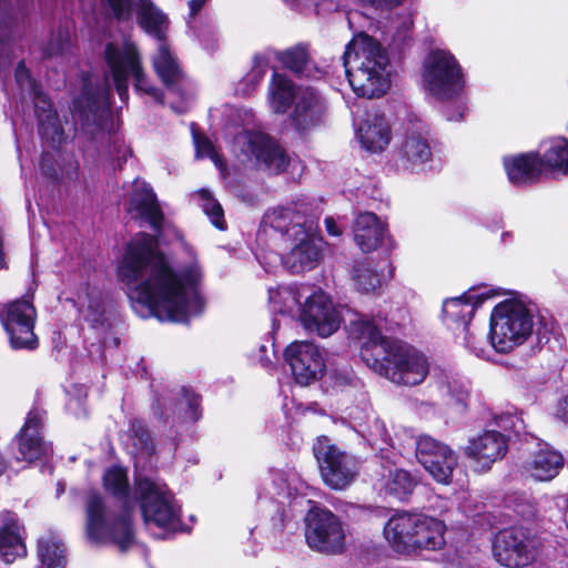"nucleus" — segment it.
I'll return each mask as SVG.
<instances>
[{"instance_id": "obj_56", "label": "nucleus", "mask_w": 568, "mask_h": 568, "mask_svg": "<svg viewBox=\"0 0 568 568\" xmlns=\"http://www.w3.org/2000/svg\"><path fill=\"white\" fill-rule=\"evenodd\" d=\"M194 144L197 156L211 158L215 162V164H217V154L212 142L207 138L194 134Z\"/></svg>"}, {"instance_id": "obj_47", "label": "nucleus", "mask_w": 568, "mask_h": 568, "mask_svg": "<svg viewBox=\"0 0 568 568\" xmlns=\"http://www.w3.org/2000/svg\"><path fill=\"white\" fill-rule=\"evenodd\" d=\"M83 317L99 333L110 329L111 322L101 293L90 292L88 294V305L83 311Z\"/></svg>"}, {"instance_id": "obj_30", "label": "nucleus", "mask_w": 568, "mask_h": 568, "mask_svg": "<svg viewBox=\"0 0 568 568\" xmlns=\"http://www.w3.org/2000/svg\"><path fill=\"white\" fill-rule=\"evenodd\" d=\"M564 467V457L548 445L536 450L524 465V471L536 481L554 479Z\"/></svg>"}, {"instance_id": "obj_62", "label": "nucleus", "mask_w": 568, "mask_h": 568, "mask_svg": "<svg viewBox=\"0 0 568 568\" xmlns=\"http://www.w3.org/2000/svg\"><path fill=\"white\" fill-rule=\"evenodd\" d=\"M284 523H285L284 511L278 506H276V515L272 518L273 529L275 531H282L285 526Z\"/></svg>"}, {"instance_id": "obj_38", "label": "nucleus", "mask_w": 568, "mask_h": 568, "mask_svg": "<svg viewBox=\"0 0 568 568\" xmlns=\"http://www.w3.org/2000/svg\"><path fill=\"white\" fill-rule=\"evenodd\" d=\"M436 384L439 392L455 404L465 407L470 394V383L453 369H440L436 374Z\"/></svg>"}, {"instance_id": "obj_35", "label": "nucleus", "mask_w": 568, "mask_h": 568, "mask_svg": "<svg viewBox=\"0 0 568 568\" xmlns=\"http://www.w3.org/2000/svg\"><path fill=\"white\" fill-rule=\"evenodd\" d=\"M297 474L294 470L271 469L263 487L258 490V499H290L296 493Z\"/></svg>"}, {"instance_id": "obj_21", "label": "nucleus", "mask_w": 568, "mask_h": 568, "mask_svg": "<svg viewBox=\"0 0 568 568\" xmlns=\"http://www.w3.org/2000/svg\"><path fill=\"white\" fill-rule=\"evenodd\" d=\"M201 397L190 388L182 386L176 390H170L160 397H155L152 409L156 417L169 418V412L176 415L181 422H197L202 412L200 409Z\"/></svg>"}, {"instance_id": "obj_53", "label": "nucleus", "mask_w": 568, "mask_h": 568, "mask_svg": "<svg viewBox=\"0 0 568 568\" xmlns=\"http://www.w3.org/2000/svg\"><path fill=\"white\" fill-rule=\"evenodd\" d=\"M494 425L501 434H519L524 429V420L517 413H503L494 418Z\"/></svg>"}, {"instance_id": "obj_63", "label": "nucleus", "mask_w": 568, "mask_h": 568, "mask_svg": "<svg viewBox=\"0 0 568 568\" xmlns=\"http://www.w3.org/2000/svg\"><path fill=\"white\" fill-rule=\"evenodd\" d=\"M557 416L568 424V395L559 403L557 408Z\"/></svg>"}, {"instance_id": "obj_20", "label": "nucleus", "mask_w": 568, "mask_h": 568, "mask_svg": "<svg viewBox=\"0 0 568 568\" xmlns=\"http://www.w3.org/2000/svg\"><path fill=\"white\" fill-rule=\"evenodd\" d=\"M284 359L295 382L302 386L317 381L325 371L320 349L310 342H293L284 351Z\"/></svg>"}, {"instance_id": "obj_64", "label": "nucleus", "mask_w": 568, "mask_h": 568, "mask_svg": "<svg viewBox=\"0 0 568 568\" xmlns=\"http://www.w3.org/2000/svg\"><path fill=\"white\" fill-rule=\"evenodd\" d=\"M326 231L332 236H339L342 234L341 229L337 226L333 217L325 219Z\"/></svg>"}, {"instance_id": "obj_58", "label": "nucleus", "mask_w": 568, "mask_h": 568, "mask_svg": "<svg viewBox=\"0 0 568 568\" xmlns=\"http://www.w3.org/2000/svg\"><path fill=\"white\" fill-rule=\"evenodd\" d=\"M412 34V21L409 19H404L399 26L395 34L393 36V44L397 48L403 47L410 39Z\"/></svg>"}, {"instance_id": "obj_15", "label": "nucleus", "mask_w": 568, "mask_h": 568, "mask_svg": "<svg viewBox=\"0 0 568 568\" xmlns=\"http://www.w3.org/2000/svg\"><path fill=\"white\" fill-rule=\"evenodd\" d=\"M37 312L26 298L8 304L0 313L1 323L14 349H34L38 338L33 332Z\"/></svg>"}, {"instance_id": "obj_51", "label": "nucleus", "mask_w": 568, "mask_h": 568, "mask_svg": "<svg viewBox=\"0 0 568 568\" xmlns=\"http://www.w3.org/2000/svg\"><path fill=\"white\" fill-rule=\"evenodd\" d=\"M200 205L203 212L209 216L212 224L223 231L226 229L224 220V212L221 204L210 194V192L202 190L199 192Z\"/></svg>"}, {"instance_id": "obj_9", "label": "nucleus", "mask_w": 568, "mask_h": 568, "mask_svg": "<svg viewBox=\"0 0 568 568\" xmlns=\"http://www.w3.org/2000/svg\"><path fill=\"white\" fill-rule=\"evenodd\" d=\"M534 317L528 307L514 300L497 304L490 314L489 342L497 353H509L531 335Z\"/></svg>"}, {"instance_id": "obj_14", "label": "nucleus", "mask_w": 568, "mask_h": 568, "mask_svg": "<svg viewBox=\"0 0 568 568\" xmlns=\"http://www.w3.org/2000/svg\"><path fill=\"white\" fill-rule=\"evenodd\" d=\"M305 539L310 548L324 554L342 552L345 534L341 520L331 510L314 507L305 517Z\"/></svg>"}, {"instance_id": "obj_39", "label": "nucleus", "mask_w": 568, "mask_h": 568, "mask_svg": "<svg viewBox=\"0 0 568 568\" xmlns=\"http://www.w3.org/2000/svg\"><path fill=\"white\" fill-rule=\"evenodd\" d=\"M296 92L297 88L294 87L293 82L285 74L276 71L273 72L268 87V100L275 113H285L291 104H294Z\"/></svg>"}, {"instance_id": "obj_29", "label": "nucleus", "mask_w": 568, "mask_h": 568, "mask_svg": "<svg viewBox=\"0 0 568 568\" xmlns=\"http://www.w3.org/2000/svg\"><path fill=\"white\" fill-rule=\"evenodd\" d=\"M509 181L516 186L530 185L538 181L544 168L540 155L524 153L504 159Z\"/></svg>"}, {"instance_id": "obj_24", "label": "nucleus", "mask_w": 568, "mask_h": 568, "mask_svg": "<svg viewBox=\"0 0 568 568\" xmlns=\"http://www.w3.org/2000/svg\"><path fill=\"white\" fill-rule=\"evenodd\" d=\"M508 452V435L496 428L485 430L469 440L465 447V455L476 460L481 470L490 469L491 465L504 458Z\"/></svg>"}, {"instance_id": "obj_3", "label": "nucleus", "mask_w": 568, "mask_h": 568, "mask_svg": "<svg viewBox=\"0 0 568 568\" xmlns=\"http://www.w3.org/2000/svg\"><path fill=\"white\" fill-rule=\"evenodd\" d=\"M349 336L362 342L361 358L378 375L400 386L422 384L429 374L427 357L413 346L382 335L367 318L352 321Z\"/></svg>"}, {"instance_id": "obj_16", "label": "nucleus", "mask_w": 568, "mask_h": 568, "mask_svg": "<svg viewBox=\"0 0 568 568\" xmlns=\"http://www.w3.org/2000/svg\"><path fill=\"white\" fill-rule=\"evenodd\" d=\"M262 226L280 233L288 242L307 232L315 231L316 223L308 213V205L304 202H293L266 211L262 220Z\"/></svg>"}, {"instance_id": "obj_43", "label": "nucleus", "mask_w": 568, "mask_h": 568, "mask_svg": "<svg viewBox=\"0 0 568 568\" xmlns=\"http://www.w3.org/2000/svg\"><path fill=\"white\" fill-rule=\"evenodd\" d=\"M383 483L386 494L398 500H406L412 495L417 481L407 470L395 468L389 469L388 475L383 476Z\"/></svg>"}, {"instance_id": "obj_25", "label": "nucleus", "mask_w": 568, "mask_h": 568, "mask_svg": "<svg viewBox=\"0 0 568 568\" xmlns=\"http://www.w3.org/2000/svg\"><path fill=\"white\" fill-rule=\"evenodd\" d=\"M422 517L423 514L402 511L388 519L384 527V536L396 552H413V542Z\"/></svg>"}, {"instance_id": "obj_46", "label": "nucleus", "mask_w": 568, "mask_h": 568, "mask_svg": "<svg viewBox=\"0 0 568 568\" xmlns=\"http://www.w3.org/2000/svg\"><path fill=\"white\" fill-rule=\"evenodd\" d=\"M14 19L7 8H0V64L10 63L19 47L14 40Z\"/></svg>"}, {"instance_id": "obj_28", "label": "nucleus", "mask_w": 568, "mask_h": 568, "mask_svg": "<svg viewBox=\"0 0 568 568\" xmlns=\"http://www.w3.org/2000/svg\"><path fill=\"white\" fill-rule=\"evenodd\" d=\"M356 135L364 149L381 152L390 142V129L384 115L367 113L356 129Z\"/></svg>"}, {"instance_id": "obj_26", "label": "nucleus", "mask_w": 568, "mask_h": 568, "mask_svg": "<svg viewBox=\"0 0 568 568\" xmlns=\"http://www.w3.org/2000/svg\"><path fill=\"white\" fill-rule=\"evenodd\" d=\"M292 250L281 257L285 268L293 274L313 270L321 258V248L315 241V231L307 232L306 236H298L292 242Z\"/></svg>"}, {"instance_id": "obj_61", "label": "nucleus", "mask_w": 568, "mask_h": 568, "mask_svg": "<svg viewBox=\"0 0 568 568\" xmlns=\"http://www.w3.org/2000/svg\"><path fill=\"white\" fill-rule=\"evenodd\" d=\"M366 4L375 9L381 10H390L399 4H402L405 0H363Z\"/></svg>"}, {"instance_id": "obj_59", "label": "nucleus", "mask_w": 568, "mask_h": 568, "mask_svg": "<svg viewBox=\"0 0 568 568\" xmlns=\"http://www.w3.org/2000/svg\"><path fill=\"white\" fill-rule=\"evenodd\" d=\"M331 378L334 385L339 387L353 385L355 382L354 373L348 368L332 371Z\"/></svg>"}, {"instance_id": "obj_37", "label": "nucleus", "mask_w": 568, "mask_h": 568, "mask_svg": "<svg viewBox=\"0 0 568 568\" xmlns=\"http://www.w3.org/2000/svg\"><path fill=\"white\" fill-rule=\"evenodd\" d=\"M445 525L439 519L423 515L413 542V552L417 550H439L445 544Z\"/></svg>"}, {"instance_id": "obj_2", "label": "nucleus", "mask_w": 568, "mask_h": 568, "mask_svg": "<svg viewBox=\"0 0 568 568\" xmlns=\"http://www.w3.org/2000/svg\"><path fill=\"white\" fill-rule=\"evenodd\" d=\"M130 453L134 458V499L139 501L144 526L154 538H166L171 534L189 531L181 521V505L168 486L148 476H142L149 459L155 452L152 436L143 420L133 419L129 428Z\"/></svg>"}, {"instance_id": "obj_55", "label": "nucleus", "mask_w": 568, "mask_h": 568, "mask_svg": "<svg viewBox=\"0 0 568 568\" xmlns=\"http://www.w3.org/2000/svg\"><path fill=\"white\" fill-rule=\"evenodd\" d=\"M74 396L70 397L67 404V408L75 416H87V410L84 407V400L87 398V389L83 386H73Z\"/></svg>"}, {"instance_id": "obj_6", "label": "nucleus", "mask_w": 568, "mask_h": 568, "mask_svg": "<svg viewBox=\"0 0 568 568\" xmlns=\"http://www.w3.org/2000/svg\"><path fill=\"white\" fill-rule=\"evenodd\" d=\"M136 19L140 28L159 41L158 53L153 57L154 70L168 91L180 99L171 102V109L180 114L186 112L189 80L166 44L168 16L152 0H139Z\"/></svg>"}, {"instance_id": "obj_11", "label": "nucleus", "mask_w": 568, "mask_h": 568, "mask_svg": "<svg viewBox=\"0 0 568 568\" xmlns=\"http://www.w3.org/2000/svg\"><path fill=\"white\" fill-rule=\"evenodd\" d=\"M81 93L73 99L72 116L81 130L92 138L98 134L108 135L109 141L115 136L103 130V115L110 109V89L108 85H93L88 74L83 75Z\"/></svg>"}, {"instance_id": "obj_42", "label": "nucleus", "mask_w": 568, "mask_h": 568, "mask_svg": "<svg viewBox=\"0 0 568 568\" xmlns=\"http://www.w3.org/2000/svg\"><path fill=\"white\" fill-rule=\"evenodd\" d=\"M367 419V425L362 430H359L362 436L369 443L373 448L379 450L382 458H388V454L384 455V452H386L388 447H394V442L386 427V424L375 414L368 415Z\"/></svg>"}, {"instance_id": "obj_4", "label": "nucleus", "mask_w": 568, "mask_h": 568, "mask_svg": "<svg viewBox=\"0 0 568 568\" xmlns=\"http://www.w3.org/2000/svg\"><path fill=\"white\" fill-rule=\"evenodd\" d=\"M103 485L121 505L111 506L99 493H89L85 499L87 536L94 544H112L125 551L134 542L131 511L135 504L130 496L126 469L120 466L108 468Z\"/></svg>"}, {"instance_id": "obj_33", "label": "nucleus", "mask_w": 568, "mask_h": 568, "mask_svg": "<svg viewBox=\"0 0 568 568\" xmlns=\"http://www.w3.org/2000/svg\"><path fill=\"white\" fill-rule=\"evenodd\" d=\"M22 527L19 525L17 516L8 513L0 527V557L3 561L11 564L17 558L27 555V547L21 535Z\"/></svg>"}, {"instance_id": "obj_5", "label": "nucleus", "mask_w": 568, "mask_h": 568, "mask_svg": "<svg viewBox=\"0 0 568 568\" xmlns=\"http://www.w3.org/2000/svg\"><path fill=\"white\" fill-rule=\"evenodd\" d=\"M342 59L356 95L373 99L386 93L390 82V61L379 41L359 32L346 45Z\"/></svg>"}, {"instance_id": "obj_45", "label": "nucleus", "mask_w": 568, "mask_h": 568, "mask_svg": "<svg viewBox=\"0 0 568 568\" xmlns=\"http://www.w3.org/2000/svg\"><path fill=\"white\" fill-rule=\"evenodd\" d=\"M36 98V112L39 121V133L43 136L60 135L62 133L61 126L58 124L57 113L52 109V104L48 97L40 93L38 88L32 91Z\"/></svg>"}, {"instance_id": "obj_60", "label": "nucleus", "mask_w": 568, "mask_h": 568, "mask_svg": "<svg viewBox=\"0 0 568 568\" xmlns=\"http://www.w3.org/2000/svg\"><path fill=\"white\" fill-rule=\"evenodd\" d=\"M40 169L42 173L50 179H55L58 176L53 156L49 153L42 154L40 160Z\"/></svg>"}, {"instance_id": "obj_13", "label": "nucleus", "mask_w": 568, "mask_h": 568, "mask_svg": "<svg viewBox=\"0 0 568 568\" xmlns=\"http://www.w3.org/2000/svg\"><path fill=\"white\" fill-rule=\"evenodd\" d=\"M324 483L333 489L346 488L357 476V460L320 437L313 447Z\"/></svg>"}, {"instance_id": "obj_40", "label": "nucleus", "mask_w": 568, "mask_h": 568, "mask_svg": "<svg viewBox=\"0 0 568 568\" xmlns=\"http://www.w3.org/2000/svg\"><path fill=\"white\" fill-rule=\"evenodd\" d=\"M37 556L39 564L36 568H64L65 566V547L54 535L39 539Z\"/></svg>"}, {"instance_id": "obj_8", "label": "nucleus", "mask_w": 568, "mask_h": 568, "mask_svg": "<svg viewBox=\"0 0 568 568\" xmlns=\"http://www.w3.org/2000/svg\"><path fill=\"white\" fill-rule=\"evenodd\" d=\"M104 59L122 102L129 99V80L133 79L136 92L145 93L163 103V93L146 79L139 49L130 37L108 42Z\"/></svg>"}, {"instance_id": "obj_17", "label": "nucleus", "mask_w": 568, "mask_h": 568, "mask_svg": "<svg viewBox=\"0 0 568 568\" xmlns=\"http://www.w3.org/2000/svg\"><path fill=\"white\" fill-rule=\"evenodd\" d=\"M484 300V296L470 290L462 296L445 300L443 304L445 324L454 331L456 338L463 339L464 346L475 356H485V349L484 347L470 346L468 341V335H470L469 324Z\"/></svg>"}, {"instance_id": "obj_54", "label": "nucleus", "mask_w": 568, "mask_h": 568, "mask_svg": "<svg viewBox=\"0 0 568 568\" xmlns=\"http://www.w3.org/2000/svg\"><path fill=\"white\" fill-rule=\"evenodd\" d=\"M514 503V510L524 519H531L536 516L537 508L535 501L526 496L518 495L511 499Z\"/></svg>"}, {"instance_id": "obj_31", "label": "nucleus", "mask_w": 568, "mask_h": 568, "mask_svg": "<svg viewBox=\"0 0 568 568\" xmlns=\"http://www.w3.org/2000/svg\"><path fill=\"white\" fill-rule=\"evenodd\" d=\"M271 59L275 58L282 65L298 77L316 78L320 70L315 65L307 43H298L283 51L267 49Z\"/></svg>"}, {"instance_id": "obj_57", "label": "nucleus", "mask_w": 568, "mask_h": 568, "mask_svg": "<svg viewBox=\"0 0 568 568\" xmlns=\"http://www.w3.org/2000/svg\"><path fill=\"white\" fill-rule=\"evenodd\" d=\"M16 80L22 90L29 89L32 92L37 89V85L32 80L30 71L27 69L23 60H21L17 65Z\"/></svg>"}, {"instance_id": "obj_10", "label": "nucleus", "mask_w": 568, "mask_h": 568, "mask_svg": "<svg viewBox=\"0 0 568 568\" xmlns=\"http://www.w3.org/2000/svg\"><path fill=\"white\" fill-rule=\"evenodd\" d=\"M233 151L242 161L254 164L272 174H278L288 165L284 150L267 134L242 131L235 135Z\"/></svg>"}, {"instance_id": "obj_19", "label": "nucleus", "mask_w": 568, "mask_h": 568, "mask_svg": "<svg viewBox=\"0 0 568 568\" xmlns=\"http://www.w3.org/2000/svg\"><path fill=\"white\" fill-rule=\"evenodd\" d=\"M416 458L429 475L440 484H449L457 466V455L446 444L420 435L414 439Z\"/></svg>"}, {"instance_id": "obj_36", "label": "nucleus", "mask_w": 568, "mask_h": 568, "mask_svg": "<svg viewBox=\"0 0 568 568\" xmlns=\"http://www.w3.org/2000/svg\"><path fill=\"white\" fill-rule=\"evenodd\" d=\"M305 286L278 285L268 287V304L271 311L282 315H294L300 313L301 298L304 295Z\"/></svg>"}, {"instance_id": "obj_18", "label": "nucleus", "mask_w": 568, "mask_h": 568, "mask_svg": "<svg viewBox=\"0 0 568 568\" xmlns=\"http://www.w3.org/2000/svg\"><path fill=\"white\" fill-rule=\"evenodd\" d=\"M298 317L308 333L321 337L334 334L342 322L338 310L323 291H315L306 297Z\"/></svg>"}, {"instance_id": "obj_34", "label": "nucleus", "mask_w": 568, "mask_h": 568, "mask_svg": "<svg viewBox=\"0 0 568 568\" xmlns=\"http://www.w3.org/2000/svg\"><path fill=\"white\" fill-rule=\"evenodd\" d=\"M389 263L385 260L374 263L368 258L358 261L353 266V281L356 288L363 293L375 292L386 281L384 273Z\"/></svg>"}, {"instance_id": "obj_7", "label": "nucleus", "mask_w": 568, "mask_h": 568, "mask_svg": "<svg viewBox=\"0 0 568 568\" xmlns=\"http://www.w3.org/2000/svg\"><path fill=\"white\" fill-rule=\"evenodd\" d=\"M423 83L425 90L440 101H454L445 105L443 115L448 121L464 120L466 104L459 99L465 88L463 69L456 58L448 51H432L423 64Z\"/></svg>"}, {"instance_id": "obj_1", "label": "nucleus", "mask_w": 568, "mask_h": 568, "mask_svg": "<svg viewBox=\"0 0 568 568\" xmlns=\"http://www.w3.org/2000/svg\"><path fill=\"white\" fill-rule=\"evenodd\" d=\"M118 276L141 317L186 323L204 310L200 265L194 261L175 270L159 250L154 235L138 233L132 237L119 263Z\"/></svg>"}, {"instance_id": "obj_12", "label": "nucleus", "mask_w": 568, "mask_h": 568, "mask_svg": "<svg viewBox=\"0 0 568 568\" xmlns=\"http://www.w3.org/2000/svg\"><path fill=\"white\" fill-rule=\"evenodd\" d=\"M539 538L525 527H509L496 534L493 540L494 558L508 568H523L535 561Z\"/></svg>"}, {"instance_id": "obj_41", "label": "nucleus", "mask_w": 568, "mask_h": 568, "mask_svg": "<svg viewBox=\"0 0 568 568\" xmlns=\"http://www.w3.org/2000/svg\"><path fill=\"white\" fill-rule=\"evenodd\" d=\"M400 155L410 169L415 170L430 160L432 149L427 139L413 133L405 138L400 148Z\"/></svg>"}, {"instance_id": "obj_44", "label": "nucleus", "mask_w": 568, "mask_h": 568, "mask_svg": "<svg viewBox=\"0 0 568 568\" xmlns=\"http://www.w3.org/2000/svg\"><path fill=\"white\" fill-rule=\"evenodd\" d=\"M271 61L270 53L265 50L253 59L250 72L237 83L235 92L241 97H250L263 81Z\"/></svg>"}, {"instance_id": "obj_52", "label": "nucleus", "mask_w": 568, "mask_h": 568, "mask_svg": "<svg viewBox=\"0 0 568 568\" xmlns=\"http://www.w3.org/2000/svg\"><path fill=\"white\" fill-rule=\"evenodd\" d=\"M72 48V38L68 30H59L52 36L48 45L44 49V55L47 58L52 57H64Z\"/></svg>"}, {"instance_id": "obj_48", "label": "nucleus", "mask_w": 568, "mask_h": 568, "mask_svg": "<svg viewBox=\"0 0 568 568\" xmlns=\"http://www.w3.org/2000/svg\"><path fill=\"white\" fill-rule=\"evenodd\" d=\"M540 159L544 169L559 170L568 174V141L565 138L551 140Z\"/></svg>"}, {"instance_id": "obj_49", "label": "nucleus", "mask_w": 568, "mask_h": 568, "mask_svg": "<svg viewBox=\"0 0 568 568\" xmlns=\"http://www.w3.org/2000/svg\"><path fill=\"white\" fill-rule=\"evenodd\" d=\"M209 0H190L189 1V8H190V14L186 19V24L190 30H192L196 37L200 39V41L204 44V47L207 50H213L215 47V39H214V27L212 23L207 27V30L204 31L196 19L197 13L201 11L203 6Z\"/></svg>"}, {"instance_id": "obj_32", "label": "nucleus", "mask_w": 568, "mask_h": 568, "mask_svg": "<svg viewBox=\"0 0 568 568\" xmlns=\"http://www.w3.org/2000/svg\"><path fill=\"white\" fill-rule=\"evenodd\" d=\"M353 232L358 247L368 253L382 244L386 229L374 213L364 212L356 217Z\"/></svg>"}, {"instance_id": "obj_27", "label": "nucleus", "mask_w": 568, "mask_h": 568, "mask_svg": "<svg viewBox=\"0 0 568 568\" xmlns=\"http://www.w3.org/2000/svg\"><path fill=\"white\" fill-rule=\"evenodd\" d=\"M130 211L145 221L154 232H161L164 215L154 192L145 183L134 182L130 199Z\"/></svg>"}, {"instance_id": "obj_23", "label": "nucleus", "mask_w": 568, "mask_h": 568, "mask_svg": "<svg viewBox=\"0 0 568 568\" xmlns=\"http://www.w3.org/2000/svg\"><path fill=\"white\" fill-rule=\"evenodd\" d=\"M293 105L290 121L297 132L304 133L323 122L325 102L315 89L311 87L297 88Z\"/></svg>"}, {"instance_id": "obj_22", "label": "nucleus", "mask_w": 568, "mask_h": 568, "mask_svg": "<svg viewBox=\"0 0 568 568\" xmlns=\"http://www.w3.org/2000/svg\"><path fill=\"white\" fill-rule=\"evenodd\" d=\"M44 413L32 409L29 412L24 426L17 436L18 462L32 463L38 459L48 458L52 454V446L45 443L40 435Z\"/></svg>"}, {"instance_id": "obj_50", "label": "nucleus", "mask_w": 568, "mask_h": 568, "mask_svg": "<svg viewBox=\"0 0 568 568\" xmlns=\"http://www.w3.org/2000/svg\"><path fill=\"white\" fill-rule=\"evenodd\" d=\"M101 16L119 22H131L133 16V0H97Z\"/></svg>"}]
</instances>
